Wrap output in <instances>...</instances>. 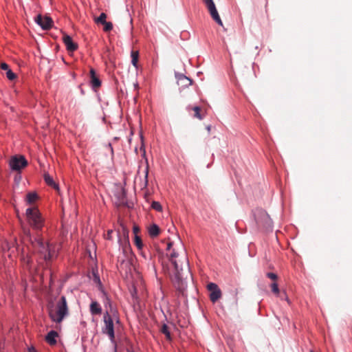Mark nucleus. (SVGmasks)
<instances>
[{
  "label": "nucleus",
  "instance_id": "nucleus-9",
  "mask_svg": "<svg viewBox=\"0 0 352 352\" xmlns=\"http://www.w3.org/2000/svg\"><path fill=\"white\" fill-rule=\"evenodd\" d=\"M210 293V299L212 302H217L221 297V292L218 285L214 283H210L207 285Z\"/></svg>",
  "mask_w": 352,
  "mask_h": 352
},
{
  "label": "nucleus",
  "instance_id": "nucleus-29",
  "mask_svg": "<svg viewBox=\"0 0 352 352\" xmlns=\"http://www.w3.org/2000/svg\"><path fill=\"white\" fill-rule=\"evenodd\" d=\"M267 277H268L269 278L272 279V280H276L278 276L276 274L274 273H272V272H268L266 274Z\"/></svg>",
  "mask_w": 352,
  "mask_h": 352
},
{
  "label": "nucleus",
  "instance_id": "nucleus-36",
  "mask_svg": "<svg viewBox=\"0 0 352 352\" xmlns=\"http://www.w3.org/2000/svg\"><path fill=\"white\" fill-rule=\"evenodd\" d=\"M141 254H142V256L145 259H147L146 256L145 255V254H144L142 251V252H141Z\"/></svg>",
  "mask_w": 352,
  "mask_h": 352
},
{
  "label": "nucleus",
  "instance_id": "nucleus-38",
  "mask_svg": "<svg viewBox=\"0 0 352 352\" xmlns=\"http://www.w3.org/2000/svg\"><path fill=\"white\" fill-rule=\"evenodd\" d=\"M184 260H185V266H186V267H188V261H187V259L185 258H184Z\"/></svg>",
  "mask_w": 352,
  "mask_h": 352
},
{
  "label": "nucleus",
  "instance_id": "nucleus-37",
  "mask_svg": "<svg viewBox=\"0 0 352 352\" xmlns=\"http://www.w3.org/2000/svg\"><path fill=\"white\" fill-rule=\"evenodd\" d=\"M171 246H172V243H169L168 244L167 249H168V250H169V249L171 248Z\"/></svg>",
  "mask_w": 352,
  "mask_h": 352
},
{
  "label": "nucleus",
  "instance_id": "nucleus-20",
  "mask_svg": "<svg viewBox=\"0 0 352 352\" xmlns=\"http://www.w3.org/2000/svg\"><path fill=\"white\" fill-rule=\"evenodd\" d=\"M37 198H38V196H37L36 193L29 192L27 195L26 200L28 202V204H31L34 203L36 201V200L37 199Z\"/></svg>",
  "mask_w": 352,
  "mask_h": 352
},
{
  "label": "nucleus",
  "instance_id": "nucleus-30",
  "mask_svg": "<svg viewBox=\"0 0 352 352\" xmlns=\"http://www.w3.org/2000/svg\"><path fill=\"white\" fill-rule=\"evenodd\" d=\"M0 68L2 69V70H4V71H8L9 69H10V67L9 65L6 63H1L0 64Z\"/></svg>",
  "mask_w": 352,
  "mask_h": 352
},
{
  "label": "nucleus",
  "instance_id": "nucleus-22",
  "mask_svg": "<svg viewBox=\"0 0 352 352\" xmlns=\"http://www.w3.org/2000/svg\"><path fill=\"white\" fill-rule=\"evenodd\" d=\"M135 245L137 246L139 250H142L143 248V243L142 241L138 235L135 236V240H134Z\"/></svg>",
  "mask_w": 352,
  "mask_h": 352
},
{
  "label": "nucleus",
  "instance_id": "nucleus-31",
  "mask_svg": "<svg viewBox=\"0 0 352 352\" xmlns=\"http://www.w3.org/2000/svg\"><path fill=\"white\" fill-rule=\"evenodd\" d=\"M122 227V232H123L124 236L128 237V234H129L128 230L123 226Z\"/></svg>",
  "mask_w": 352,
  "mask_h": 352
},
{
  "label": "nucleus",
  "instance_id": "nucleus-13",
  "mask_svg": "<svg viewBox=\"0 0 352 352\" xmlns=\"http://www.w3.org/2000/svg\"><path fill=\"white\" fill-rule=\"evenodd\" d=\"M176 78L178 85L181 87H188L192 84V80L184 74H177Z\"/></svg>",
  "mask_w": 352,
  "mask_h": 352
},
{
  "label": "nucleus",
  "instance_id": "nucleus-40",
  "mask_svg": "<svg viewBox=\"0 0 352 352\" xmlns=\"http://www.w3.org/2000/svg\"><path fill=\"white\" fill-rule=\"evenodd\" d=\"M151 258H152V255H151V254H150V256H149V259H151Z\"/></svg>",
  "mask_w": 352,
  "mask_h": 352
},
{
  "label": "nucleus",
  "instance_id": "nucleus-42",
  "mask_svg": "<svg viewBox=\"0 0 352 352\" xmlns=\"http://www.w3.org/2000/svg\"><path fill=\"white\" fill-rule=\"evenodd\" d=\"M310 352H313V351H310Z\"/></svg>",
  "mask_w": 352,
  "mask_h": 352
},
{
  "label": "nucleus",
  "instance_id": "nucleus-35",
  "mask_svg": "<svg viewBox=\"0 0 352 352\" xmlns=\"http://www.w3.org/2000/svg\"><path fill=\"white\" fill-rule=\"evenodd\" d=\"M148 173V168H147L146 171V175H145L146 182H147Z\"/></svg>",
  "mask_w": 352,
  "mask_h": 352
},
{
  "label": "nucleus",
  "instance_id": "nucleus-16",
  "mask_svg": "<svg viewBox=\"0 0 352 352\" xmlns=\"http://www.w3.org/2000/svg\"><path fill=\"white\" fill-rule=\"evenodd\" d=\"M44 180L48 186L54 188L57 190H59L58 186L55 183L53 178L48 173H45L44 175Z\"/></svg>",
  "mask_w": 352,
  "mask_h": 352
},
{
  "label": "nucleus",
  "instance_id": "nucleus-28",
  "mask_svg": "<svg viewBox=\"0 0 352 352\" xmlns=\"http://www.w3.org/2000/svg\"><path fill=\"white\" fill-rule=\"evenodd\" d=\"M22 259L23 261V263L26 264L27 266H30V264L32 263V258L28 256L26 257L23 256Z\"/></svg>",
  "mask_w": 352,
  "mask_h": 352
},
{
  "label": "nucleus",
  "instance_id": "nucleus-39",
  "mask_svg": "<svg viewBox=\"0 0 352 352\" xmlns=\"http://www.w3.org/2000/svg\"><path fill=\"white\" fill-rule=\"evenodd\" d=\"M206 129H207L208 131V132H210V129H211V126H208L206 127Z\"/></svg>",
  "mask_w": 352,
  "mask_h": 352
},
{
  "label": "nucleus",
  "instance_id": "nucleus-11",
  "mask_svg": "<svg viewBox=\"0 0 352 352\" xmlns=\"http://www.w3.org/2000/svg\"><path fill=\"white\" fill-rule=\"evenodd\" d=\"M63 41L68 52H73L78 49L77 43H74L72 37L66 34L63 36Z\"/></svg>",
  "mask_w": 352,
  "mask_h": 352
},
{
  "label": "nucleus",
  "instance_id": "nucleus-5",
  "mask_svg": "<svg viewBox=\"0 0 352 352\" xmlns=\"http://www.w3.org/2000/svg\"><path fill=\"white\" fill-rule=\"evenodd\" d=\"M255 219L258 226L266 229H270L272 226V221L269 214L263 210H258L255 214Z\"/></svg>",
  "mask_w": 352,
  "mask_h": 352
},
{
  "label": "nucleus",
  "instance_id": "nucleus-8",
  "mask_svg": "<svg viewBox=\"0 0 352 352\" xmlns=\"http://www.w3.org/2000/svg\"><path fill=\"white\" fill-rule=\"evenodd\" d=\"M177 254L175 252H173L170 254V261L172 264L174 265L175 270V280L177 283L178 287H181L182 285V281H183V276L182 274V265L179 266L178 262L176 260H174V258L177 257Z\"/></svg>",
  "mask_w": 352,
  "mask_h": 352
},
{
  "label": "nucleus",
  "instance_id": "nucleus-4",
  "mask_svg": "<svg viewBox=\"0 0 352 352\" xmlns=\"http://www.w3.org/2000/svg\"><path fill=\"white\" fill-rule=\"evenodd\" d=\"M104 327H102V332L108 335L110 340L115 346V350H116L117 344L115 341V333H114V325L111 316L107 311L103 316Z\"/></svg>",
  "mask_w": 352,
  "mask_h": 352
},
{
  "label": "nucleus",
  "instance_id": "nucleus-1",
  "mask_svg": "<svg viewBox=\"0 0 352 352\" xmlns=\"http://www.w3.org/2000/svg\"><path fill=\"white\" fill-rule=\"evenodd\" d=\"M23 239L25 243H29L32 246L38 262L40 261L48 262L53 258L54 251L52 250V245L43 241L41 234L32 235L29 228H23Z\"/></svg>",
  "mask_w": 352,
  "mask_h": 352
},
{
  "label": "nucleus",
  "instance_id": "nucleus-24",
  "mask_svg": "<svg viewBox=\"0 0 352 352\" xmlns=\"http://www.w3.org/2000/svg\"><path fill=\"white\" fill-rule=\"evenodd\" d=\"M102 25H104L103 30L106 32H110L113 29V24L111 22H105Z\"/></svg>",
  "mask_w": 352,
  "mask_h": 352
},
{
  "label": "nucleus",
  "instance_id": "nucleus-23",
  "mask_svg": "<svg viewBox=\"0 0 352 352\" xmlns=\"http://www.w3.org/2000/svg\"><path fill=\"white\" fill-rule=\"evenodd\" d=\"M192 110L195 111L194 117L199 119L202 120L203 117L200 113L201 109L199 107H195L192 108Z\"/></svg>",
  "mask_w": 352,
  "mask_h": 352
},
{
  "label": "nucleus",
  "instance_id": "nucleus-27",
  "mask_svg": "<svg viewBox=\"0 0 352 352\" xmlns=\"http://www.w3.org/2000/svg\"><path fill=\"white\" fill-rule=\"evenodd\" d=\"M151 207L157 211H161L162 209L161 204L157 201H153Z\"/></svg>",
  "mask_w": 352,
  "mask_h": 352
},
{
  "label": "nucleus",
  "instance_id": "nucleus-26",
  "mask_svg": "<svg viewBox=\"0 0 352 352\" xmlns=\"http://www.w3.org/2000/svg\"><path fill=\"white\" fill-rule=\"evenodd\" d=\"M271 289L274 294H275L276 296L279 295L280 292H279L278 284L276 283H272Z\"/></svg>",
  "mask_w": 352,
  "mask_h": 352
},
{
  "label": "nucleus",
  "instance_id": "nucleus-21",
  "mask_svg": "<svg viewBox=\"0 0 352 352\" xmlns=\"http://www.w3.org/2000/svg\"><path fill=\"white\" fill-rule=\"evenodd\" d=\"M161 332L162 333H164L166 337V339L168 340H171V336H170V331H168V327L164 324L161 328Z\"/></svg>",
  "mask_w": 352,
  "mask_h": 352
},
{
  "label": "nucleus",
  "instance_id": "nucleus-19",
  "mask_svg": "<svg viewBox=\"0 0 352 352\" xmlns=\"http://www.w3.org/2000/svg\"><path fill=\"white\" fill-rule=\"evenodd\" d=\"M107 18V16L105 13L102 12L100 14V15L98 17L94 18V22L97 24H102L105 22H107L106 19Z\"/></svg>",
  "mask_w": 352,
  "mask_h": 352
},
{
  "label": "nucleus",
  "instance_id": "nucleus-12",
  "mask_svg": "<svg viewBox=\"0 0 352 352\" xmlns=\"http://www.w3.org/2000/svg\"><path fill=\"white\" fill-rule=\"evenodd\" d=\"M89 77H90V82L91 84V86L94 89H98L101 85V81L100 80L99 78L98 77L96 71L91 68L89 72Z\"/></svg>",
  "mask_w": 352,
  "mask_h": 352
},
{
  "label": "nucleus",
  "instance_id": "nucleus-32",
  "mask_svg": "<svg viewBox=\"0 0 352 352\" xmlns=\"http://www.w3.org/2000/svg\"><path fill=\"white\" fill-rule=\"evenodd\" d=\"M112 233H113V231L111 230H108L107 234L105 235L106 239H111Z\"/></svg>",
  "mask_w": 352,
  "mask_h": 352
},
{
  "label": "nucleus",
  "instance_id": "nucleus-14",
  "mask_svg": "<svg viewBox=\"0 0 352 352\" xmlns=\"http://www.w3.org/2000/svg\"><path fill=\"white\" fill-rule=\"evenodd\" d=\"M90 312L93 315H100L102 313V308L99 303L96 301H93L90 305Z\"/></svg>",
  "mask_w": 352,
  "mask_h": 352
},
{
  "label": "nucleus",
  "instance_id": "nucleus-17",
  "mask_svg": "<svg viewBox=\"0 0 352 352\" xmlns=\"http://www.w3.org/2000/svg\"><path fill=\"white\" fill-rule=\"evenodd\" d=\"M160 229L156 224H153L148 228L149 235L154 238L160 234Z\"/></svg>",
  "mask_w": 352,
  "mask_h": 352
},
{
  "label": "nucleus",
  "instance_id": "nucleus-34",
  "mask_svg": "<svg viewBox=\"0 0 352 352\" xmlns=\"http://www.w3.org/2000/svg\"><path fill=\"white\" fill-rule=\"evenodd\" d=\"M28 352H37L34 347L31 346L28 349Z\"/></svg>",
  "mask_w": 352,
  "mask_h": 352
},
{
  "label": "nucleus",
  "instance_id": "nucleus-25",
  "mask_svg": "<svg viewBox=\"0 0 352 352\" xmlns=\"http://www.w3.org/2000/svg\"><path fill=\"white\" fill-rule=\"evenodd\" d=\"M6 75L10 80H13L16 78V74L10 69L6 72Z\"/></svg>",
  "mask_w": 352,
  "mask_h": 352
},
{
  "label": "nucleus",
  "instance_id": "nucleus-10",
  "mask_svg": "<svg viewBox=\"0 0 352 352\" xmlns=\"http://www.w3.org/2000/svg\"><path fill=\"white\" fill-rule=\"evenodd\" d=\"M35 21L43 29V30H50L53 24L52 19L49 16H43L41 14H38L35 18Z\"/></svg>",
  "mask_w": 352,
  "mask_h": 352
},
{
  "label": "nucleus",
  "instance_id": "nucleus-6",
  "mask_svg": "<svg viewBox=\"0 0 352 352\" xmlns=\"http://www.w3.org/2000/svg\"><path fill=\"white\" fill-rule=\"evenodd\" d=\"M10 166L13 170L20 171L28 165V161L23 155H14L10 160Z\"/></svg>",
  "mask_w": 352,
  "mask_h": 352
},
{
  "label": "nucleus",
  "instance_id": "nucleus-41",
  "mask_svg": "<svg viewBox=\"0 0 352 352\" xmlns=\"http://www.w3.org/2000/svg\"><path fill=\"white\" fill-rule=\"evenodd\" d=\"M285 300H287L289 302L288 298L285 296Z\"/></svg>",
  "mask_w": 352,
  "mask_h": 352
},
{
  "label": "nucleus",
  "instance_id": "nucleus-15",
  "mask_svg": "<svg viewBox=\"0 0 352 352\" xmlns=\"http://www.w3.org/2000/svg\"><path fill=\"white\" fill-rule=\"evenodd\" d=\"M58 336L57 332L54 331H50L46 336L45 340L50 345H54L56 343V338Z\"/></svg>",
  "mask_w": 352,
  "mask_h": 352
},
{
  "label": "nucleus",
  "instance_id": "nucleus-33",
  "mask_svg": "<svg viewBox=\"0 0 352 352\" xmlns=\"http://www.w3.org/2000/svg\"><path fill=\"white\" fill-rule=\"evenodd\" d=\"M133 231L135 236H136V235H138V233L140 232V229L138 226H134Z\"/></svg>",
  "mask_w": 352,
  "mask_h": 352
},
{
  "label": "nucleus",
  "instance_id": "nucleus-3",
  "mask_svg": "<svg viewBox=\"0 0 352 352\" xmlns=\"http://www.w3.org/2000/svg\"><path fill=\"white\" fill-rule=\"evenodd\" d=\"M25 215L28 224L36 231L34 235L41 234L40 232L44 226L45 220L38 209L36 207L28 208L26 210Z\"/></svg>",
  "mask_w": 352,
  "mask_h": 352
},
{
  "label": "nucleus",
  "instance_id": "nucleus-7",
  "mask_svg": "<svg viewBox=\"0 0 352 352\" xmlns=\"http://www.w3.org/2000/svg\"><path fill=\"white\" fill-rule=\"evenodd\" d=\"M212 19L219 25L223 26V22L219 16L213 0H203Z\"/></svg>",
  "mask_w": 352,
  "mask_h": 352
},
{
  "label": "nucleus",
  "instance_id": "nucleus-2",
  "mask_svg": "<svg viewBox=\"0 0 352 352\" xmlns=\"http://www.w3.org/2000/svg\"><path fill=\"white\" fill-rule=\"evenodd\" d=\"M49 316L52 321L56 323H60L69 314V309L66 298L61 296L56 302L55 306L49 307Z\"/></svg>",
  "mask_w": 352,
  "mask_h": 352
},
{
  "label": "nucleus",
  "instance_id": "nucleus-18",
  "mask_svg": "<svg viewBox=\"0 0 352 352\" xmlns=\"http://www.w3.org/2000/svg\"><path fill=\"white\" fill-rule=\"evenodd\" d=\"M131 63L132 65L137 67H138V62L139 58V53L138 51H132L131 54Z\"/></svg>",
  "mask_w": 352,
  "mask_h": 352
}]
</instances>
